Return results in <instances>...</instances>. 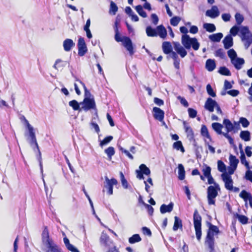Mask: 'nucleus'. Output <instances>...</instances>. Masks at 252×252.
Segmentation results:
<instances>
[{"label":"nucleus","instance_id":"obj_1","mask_svg":"<svg viewBox=\"0 0 252 252\" xmlns=\"http://www.w3.org/2000/svg\"><path fill=\"white\" fill-rule=\"evenodd\" d=\"M42 241L46 247V252H63L62 249L53 241L49 236L47 226H44L42 233Z\"/></svg>","mask_w":252,"mask_h":252},{"label":"nucleus","instance_id":"obj_2","mask_svg":"<svg viewBox=\"0 0 252 252\" xmlns=\"http://www.w3.org/2000/svg\"><path fill=\"white\" fill-rule=\"evenodd\" d=\"M208 226L209 229L207 231L205 243L208 246L210 252H214L215 243L214 236L215 234H218L220 232V230L217 226L213 225L210 222H208Z\"/></svg>","mask_w":252,"mask_h":252},{"label":"nucleus","instance_id":"obj_3","mask_svg":"<svg viewBox=\"0 0 252 252\" xmlns=\"http://www.w3.org/2000/svg\"><path fill=\"white\" fill-rule=\"evenodd\" d=\"M114 30L115 32V39L116 41L117 42H122L123 46L128 51L129 55L132 56L134 53V51L133 50L132 43L130 38L127 36H120L117 22L115 23Z\"/></svg>","mask_w":252,"mask_h":252},{"label":"nucleus","instance_id":"obj_4","mask_svg":"<svg viewBox=\"0 0 252 252\" xmlns=\"http://www.w3.org/2000/svg\"><path fill=\"white\" fill-rule=\"evenodd\" d=\"M240 36L246 49H248L252 44V32L247 26H241Z\"/></svg>","mask_w":252,"mask_h":252},{"label":"nucleus","instance_id":"obj_5","mask_svg":"<svg viewBox=\"0 0 252 252\" xmlns=\"http://www.w3.org/2000/svg\"><path fill=\"white\" fill-rule=\"evenodd\" d=\"M27 128L29 132L28 134L25 133V136L27 137V140L33 151L35 152H38L40 155L41 153L40 152L39 146L36 141V136L34 131L33 127L32 126Z\"/></svg>","mask_w":252,"mask_h":252},{"label":"nucleus","instance_id":"obj_6","mask_svg":"<svg viewBox=\"0 0 252 252\" xmlns=\"http://www.w3.org/2000/svg\"><path fill=\"white\" fill-rule=\"evenodd\" d=\"M182 43L185 48L189 49L192 46L194 50H197L200 45L196 38H190L188 34L182 36Z\"/></svg>","mask_w":252,"mask_h":252},{"label":"nucleus","instance_id":"obj_7","mask_svg":"<svg viewBox=\"0 0 252 252\" xmlns=\"http://www.w3.org/2000/svg\"><path fill=\"white\" fill-rule=\"evenodd\" d=\"M201 220L202 218L197 210L195 209L193 213V224L195 230L196 238L200 241L201 238Z\"/></svg>","mask_w":252,"mask_h":252},{"label":"nucleus","instance_id":"obj_8","mask_svg":"<svg viewBox=\"0 0 252 252\" xmlns=\"http://www.w3.org/2000/svg\"><path fill=\"white\" fill-rule=\"evenodd\" d=\"M82 110L85 112L91 109L96 111L95 102L94 98H84L83 101L80 103Z\"/></svg>","mask_w":252,"mask_h":252},{"label":"nucleus","instance_id":"obj_9","mask_svg":"<svg viewBox=\"0 0 252 252\" xmlns=\"http://www.w3.org/2000/svg\"><path fill=\"white\" fill-rule=\"evenodd\" d=\"M218 188L213 186H210L207 189V199L208 204L215 205V198L218 195Z\"/></svg>","mask_w":252,"mask_h":252},{"label":"nucleus","instance_id":"obj_10","mask_svg":"<svg viewBox=\"0 0 252 252\" xmlns=\"http://www.w3.org/2000/svg\"><path fill=\"white\" fill-rule=\"evenodd\" d=\"M100 243L101 246L105 248L106 250L110 249L111 247L115 246L113 240L104 233H102L100 237Z\"/></svg>","mask_w":252,"mask_h":252},{"label":"nucleus","instance_id":"obj_11","mask_svg":"<svg viewBox=\"0 0 252 252\" xmlns=\"http://www.w3.org/2000/svg\"><path fill=\"white\" fill-rule=\"evenodd\" d=\"M139 170H136V177L140 180L144 179L143 174L149 176L150 175L151 171L150 169L144 164H142L139 166Z\"/></svg>","mask_w":252,"mask_h":252},{"label":"nucleus","instance_id":"obj_12","mask_svg":"<svg viewBox=\"0 0 252 252\" xmlns=\"http://www.w3.org/2000/svg\"><path fill=\"white\" fill-rule=\"evenodd\" d=\"M78 48V55L83 56L87 52L88 49L84 40V38L81 36L79 37L77 43Z\"/></svg>","mask_w":252,"mask_h":252},{"label":"nucleus","instance_id":"obj_13","mask_svg":"<svg viewBox=\"0 0 252 252\" xmlns=\"http://www.w3.org/2000/svg\"><path fill=\"white\" fill-rule=\"evenodd\" d=\"M105 180L104 187L108 189L107 193L109 195H112L113 194V186L118 184L117 180L115 178L109 179L107 176L105 177Z\"/></svg>","mask_w":252,"mask_h":252},{"label":"nucleus","instance_id":"obj_14","mask_svg":"<svg viewBox=\"0 0 252 252\" xmlns=\"http://www.w3.org/2000/svg\"><path fill=\"white\" fill-rule=\"evenodd\" d=\"M223 181L225 183V187L228 190L233 189V180L231 176L227 173H223L221 174Z\"/></svg>","mask_w":252,"mask_h":252},{"label":"nucleus","instance_id":"obj_15","mask_svg":"<svg viewBox=\"0 0 252 252\" xmlns=\"http://www.w3.org/2000/svg\"><path fill=\"white\" fill-rule=\"evenodd\" d=\"M174 49L177 54H178L181 57L184 58L187 55V52L185 48L181 45L180 43L177 42H174Z\"/></svg>","mask_w":252,"mask_h":252},{"label":"nucleus","instance_id":"obj_16","mask_svg":"<svg viewBox=\"0 0 252 252\" xmlns=\"http://www.w3.org/2000/svg\"><path fill=\"white\" fill-rule=\"evenodd\" d=\"M205 15L206 16L214 19L220 15V11L218 7L214 5L212 7L211 9L206 11Z\"/></svg>","mask_w":252,"mask_h":252},{"label":"nucleus","instance_id":"obj_17","mask_svg":"<svg viewBox=\"0 0 252 252\" xmlns=\"http://www.w3.org/2000/svg\"><path fill=\"white\" fill-rule=\"evenodd\" d=\"M217 104L218 103L215 100L209 97L205 102L204 107L207 110L212 112Z\"/></svg>","mask_w":252,"mask_h":252},{"label":"nucleus","instance_id":"obj_18","mask_svg":"<svg viewBox=\"0 0 252 252\" xmlns=\"http://www.w3.org/2000/svg\"><path fill=\"white\" fill-rule=\"evenodd\" d=\"M153 115L155 119L161 122L163 121L164 116V112L163 110L158 107H155L153 109Z\"/></svg>","mask_w":252,"mask_h":252},{"label":"nucleus","instance_id":"obj_19","mask_svg":"<svg viewBox=\"0 0 252 252\" xmlns=\"http://www.w3.org/2000/svg\"><path fill=\"white\" fill-rule=\"evenodd\" d=\"M239 196L243 198L246 203L249 201L250 206L252 208V196L250 193L248 192L245 190H243L240 193Z\"/></svg>","mask_w":252,"mask_h":252},{"label":"nucleus","instance_id":"obj_20","mask_svg":"<svg viewBox=\"0 0 252 252\" xmlns=\"http://www.w3.org/2000/svg\"><path fill=\"white\" fill-rule=\"evenodd\" d=\"M222 43L225 49H228L231 47L233 45V38L231 35H227L222 40Z\"/></svg>","mask_w":252,"mask_h":252},{"label":"nucleus","instance_id":"obj_21","mask_svg":"<svg viewBox=\"0 0 252 252\" xmlns=\"http://www.w3.org/2000/svg\"><path fill=\"white\" fill-rule=\"evenodd\" d=\"M75 43L71 39H66L63 42V47L64 51L66 52L70 51L72 48L75 46Z\"/></svg>","mask_w":252,"mask_h":252},{"label":"nucleus","instance_id":"obj_22","mask_svg":"<svg viewBox=\"0 0 252 252\" xmlns=\"http://www.w3.org/2000/svg\"><path fill=\"white\" fill-rule=\"evenodd\" d=\"M157 36L158 35L160 38L164 39L167 36V31L163 25L158 26L156 28Z\"/></svg>","mask_w":252,"mask_h":252},{"label":"nucleus","instance_id":"obj_23","mask_svg":"<svg viewBox=\"0 0 252 252\" xmlns=\"http://www.w3.org/2000/svg\"><path fill=\"white\" fill-rule=\"evenodd\" d=\"M231 62L233 64L236 69L239 70L242 67V65L245 63V61L243 58L237 57L234 59L233 61H231Z\"/></svg>","mask_w":252,"mask_h":252},{"label":"nucleus","instance_id":"obj_24","mask_svg":"<svg viewBox=\"0 0 252 252\" xmlns=\"http://www.w3.org/2000/svg\"><path fill=\"white\" fill-rule=\"evenodd\" d=\"M174 204L172 202H170L168 205H165L164 204L161 205L160 207V211L161 214H165L166 213L171 212L173 209Z\"/></svg>","mask_w":252,"mask_h":252},{"label":"nucleus","instance_id":"obj_25","mask_svg":"<svg viewBox=\"0 0 252 252\" xmlns=\"http://www.w3.org/2000/svg\"><path fill=\"white\" fill-rule=\"evenodd\" d=\"M163 52L165 54H169L172 51V47L170 42L164 41L162 44Z\"/></svg>","mask_w":252,"mask_h":252},{"label":"nucleus","instance_id":"obj_26","mask_svg":"<svg viewBox=\"0 0 252 252\" xmlns=\"http://www.w3.org/2000/svg\"><path fill=\"white\" fill-rule=\"evenodd\" d=\"M216 66V63L214 60L208 59L206 61L205 67L209 71H213Z\"/></svg>","mask_w":252,"mask_h":252},{"label":"nucleus","instance_id":"obj_27","mask_svg":"<svg viewBox=\"0 0 252 252\" xmlns=\"http://www.w3.org/2000/svg\"><path fill=\"white\" fill-rule=\"evenodd\" d=\"M183 228L182 220L177 216L174 217V223L173 227V230L175 231H177L178 229H182Z\"/></svg>","mask_w":252,"mask_h":252},{"label":"nucleus","instance_id":"obj_28","mask_svg":"<svg viewBox=\"0 0 252 252\" xmlns=\"http://www.w3.org/2000/svg\"><path fill=\"white\" fill-rule=\"evenodd\" d=\"M212 128L217 132L218 134H222L225 133L222 131L223 128V125L219 123H213L212 124Z\"/></svg>","mask_w":252,"mask_h":252},{"label":"nucleus","instance_id":"obj_29","mask_svg":"<svg viewBox=\"0 0 252 252\" xmlns=\"http://www.w3.org/2000/svg\"><path fill=\"white\" fill-rule=\"evenodd\" d=\"M223 124L224 125L225 127L226 128V133H228L232 131H234V127L233 126V124L231 122V121L227 119H225L223 121Z\"/></svg>","mask_w":252,"mask_h":252},{"label":"nucleus","instance_id":"obj_30","mask_svg":"<svg viewBox=\"0 0 252 252\" xmlns=\"http://www.w3.org/2000/svg\"><path fill=\"white\" fill-rule=\"evenodd\" d=\"M223 37L222 33L219 32L217 33L213 34L209 36V38L213 42H220V39Z\"/></svg>","mask_w":252,"mask_h":252},{"label":"nucleus","instance_id":"obj_31","mask_svg":"<svg viewBox=\"0 0 252 252\" xmlns=\"http://www.w3.org/2000/svg\"><path fill=\"white\" fill-rule=\"evenodd\" d=\"M240 137L245 141H249L251 139V133L248 130H243L240 132Z\"/></svg>","mask_w":252,"mask_h":252},{"label":"nucleus","instance_id":"obj_32","mask_svg":"<svg viewBox=\"0 0 252 252\" xmlns=\"http://www.w3.org/2000/svg\"><path fill=\"white\" fill-rule=\"evenodd\" d=\"M69 105L75 111L78 110L79 112L82 111L81 106L76 100L70 101L68 103Z\"/></svg>","mask_w":252,"mask_h":252},{"label":"nucleus","instance_id":"obj_33","mask_svg":"<svg viewBox=\"0 0 252 252\" xmlns=\"http://www.w3.org/2000/svg\"><path fill=\"white\" fill-rule=\"evenodd\" d=\"M178 178L180 180H183L185 177V171L182 164L178 165Z\"/></svg>","mask_w":252,"mask_h":252},{"label":"nucleus","instance_id":"obj_34","mask_svg":"<svg viewBox=\"0 0 252 252\" xmlns=\"http://www.w3.org/2000/svg\"><path fill=\"white\" fill-rule=\"evenodd\" d=\"M147 35L149 37L157 36L156 29H153L151 26H148L146 29Z\"/></svg>","mask_w":252,"mask_h":252},{"label":"nucleus","instance_id":"obj_35","mask_svg":"<svg viewBox=\"0 0 252 252\" xmlns=\"http://www.w3.org/2000/svg\"><path fill=\"white\" fill-rule=\"evenodd\" d=\"M203 27L206 31L209 32H213L216 30V26L213 24L204 23Z\"/></svg>","mask_w":252,"mask_h":252},{"label":"nucleus","instance_id":"obj_36","mask_svg":"<svg viewBox=\"0 0 252 252\" xmlns=\"http://www.w3.org/2000/svg\"><path fill=\"white\" fill-rule=\"evenodd\" d=\"M67 62L65 61H63L60 59H58L56 60L53 67L56 69H58L59 68H63L65 66Z\"/></svg>","mask_w":252,"mask_h":252},{"label":"nucleus","instance_id":"obj_37","mask_svg":"<svg viewBox=\"0 0 252 252\" xmlns=\"http://www.w3.org/2000/svg\"><path fill=\"white\" fill-rule=\"evenodd\" d=\"M201 134L202 136L206 137L211 140V137L209 133L208 128L205 125H202L201 129Z\"/></svg>","mask_w":252,"mask_h":252},{"label":"nucleus","instance_id":"obj_38","mask_svg":"<svg viewBox=\"0 0 252 252\" xmlns=\"http://www.w3.org/2000/svg\"><path fill=\"white\" fill-rule=\"evenodd\" d=\"M230 165L236 168L237 164L239 163V160L236 158L235 156L231 155L229 157Z\"/></svg>","mask_w":252,"mask_h":252},{"label":"nucleus","instance_id":"obj_39","mask_svg":"<svg viewBox=\"0 0 252 252\" xmlns=\"http://www.w3.org/2000/svg\"><path fill=\"white\" fill-rule=\"evenodd\" d=\"M241 27H239L237 25L233 26L230 30V35L233 36H235L238 34V32L240 33Z\"/></svg>","mask_w":252,"mask_h":252},{"label":"nucleus","instance_id":"obj_40","mask_svg":"<svg viewBox=\"0 0 252 252\" xmlns=\"http://www.w3.org/2000/svg\"><path fill=\"white\" fill-rule=\"evenodd\" d=\"M173 147L178 151L180 150L182 153L185 152L184 148L181 141H177L174 142L173 145Z\"/></svg>","mask_w":252,"mask_h":252},{"label":"nucleus","instance_id":"obj_41","mask_svg":"<svg viewBox=\"0 0 252 252\" xmlns=\"http://www.w3.org/2000/svg\"><path fill=\"white\" fill-rule=\"evenodd\" d=\"M184 126L188 137L192 138L193 136V132L191 128L188 125H187L185 122H184Z\"/></svg>","mask_w":252,"mask_h":252},{"label":"nucleus","instance_id":"obj_42","mask_svg":"<svg viewBox=\"0 0 252 252\" xmlns=\"http://www.w3.org/2000/svg\"><path fill=\"white\" fill-rule=\"evenodd\" d=\"M135 9L140 16L143 18L147 17V15L145 11L143 10V7L141 5H137L135 7Z\"/></svg>","mask_w":252,"mask_h":252},{"label":"nucleus","instance_id":"obj_43","mask_svg":"<svg viewBox=\"0 0 252 252\" xmlns=\"http://www.w3.org/2000/svg\"><path fill=\"white\" fill-rule=\"evenodd\" d=\"M141 240V238L139 234H136L132 235L128 239V242L130 244H134L139 242Z\"/></svg>","mask_w":252,"mask_h":252},{"label":"nucleus","instance_id":"obj_44","mask_svg":"<svg viewBox=\"0 0 252 252\" xmlns=\"http://www.w3.org/2000/svg\"><path fill=\"white\" fill-rule=\"evenodd\" d=\"M219 72L223 75L230 76L231 75V72L230 70L225 66L220 67L219 70Z\"/></svg>","mask_w":252,"mask_h":252},{"label":"nucleus","instance_id":"obj_45","mask_svg":"<svg viewBox=\"0 0 252 252\" xmlns=\"http://www.w3.org/2000/svg\"><path fill=\"white\" fill-rule=\"evenodd\" d=\"M235 18L237 25H240L244 20L243 16L239 13L235 14Z\"/></svg>","mask_w":252,"mask_h":252},{"label":"nucleus","instance_id":"obj_46","mask_svg":"<svg viewBox=\"0 0 252 252\" xmlns=\"http://www.w3.org/2000/svg\"><path fill=\"white\" fill-rule=\"evenodd\" d=\"M79 82L82 85V86L84 89V91H85L84 98H94V96L91 94L90 91H88V89H87L85 84L81 81H79Z\"/></svg>","mask_w":252,"mask_h":252},{"label":"nucleus","instance_id":"obj_47","mask_svg":"<svg viewBox=\"0 0 252 252\" xmlns=\"http://www.w3.org/2000/svg\"><path fill=\"white\" fill-rule=\"evenodd\" d=\"M105 153L107 154L109 159L115 154V150L113 147H109L105 150Z\"/></svg>","mask_w":252,"mask_h":252},{"label":"nucleus","instance_id":"obj_48","mask_svg":"<svg viewBox=\"0 0 252 252\" xmlns=\"http://www.w3.org/2000/svg\"><path fill=\"white\" fill-rule=\"evenodd\" d=\"M218 170L221 172L225 173L226 166L221 160H218Z\"/></svg>","mask_w":252,"mask_h":252},{"label":"nucleus","instance_id":"obj_49","mask_svg":"<svg viewBox=\"0 0 252 252\" xmlns=\"http://www.w3.org/2000/svg\"><path fill=\"white\" fill-rule=\"evenodd\" d=\"M227 54L228 57L230 58L231 61H233L234 59L237 58V53L233 49L229 50L227 51Z\"/></svg>","mask_w":252,"mask_h":252},{"label":"nucleus","instance_id":"obj_50","mask_svg":"<svg viewBox=\"0 0 252 252\" xmlns=\"http://www.w3.org/2000/svg\"><path fill=\"white\" fill-rule=\"evenodd\" d=\"M113 139L112 136H108L106 137L103 140L100 141V146L103 147L108 144Z\"/></svg>","mask_w":252,"mask_h":252},{"label":"nucleus","instance_id":"obj_51","mask_svg":"<svg viewBox=\"0 0 252 252\" xmlns=\"http://www.w3.org/2000/svg\"><path fill=\"white\" fill-rule=\"evenodd\" d=\"M118 9L117 5L113 1H111L109 12H112L113 15H115L116 13L118 11Z\"/></svg>","mask_w":252,"mask_h":252},{"label":"nucleus","instance_id":"obj_52","mask_svg":"<svg viewBox=\"0 0 252 252\" xmlns=\"http://www.w3.org/2000/svg\"><path fill=\"white\" fill-rule=\"evenodd\" d=\"M180 21V17L178 16H174L170 19V24L173 26H177Z\"/></svg>","mask_w":252,"mask_h":252},{"label":"nucleus","instance_id":"obj_53","mask_svg":"<svg viewBox=\"0 0 252 252\" xmlns=\"http://www.w3.org/2000/svg\"><path fill=\"white\" fill-rule=\"evenodd\" d=\"M211 168L210 167L206 165L204 168H203L202 171L203 173V175L205 177H207L210 175L211 174Z\"/></svg>","mask_w":252,"mask_h":252},{"label":"nucleus","instance_id":"obj_54","mask_svg":"<svg viewBox=\"0 0 252 252\" xmlns=\"http://www.w3.org/2000/svg\"><path fill=\"white\" fill-rule=\"evenodd\" d=\"M237 218L239 221L242 224H245L248 223V219L245 216L237 215Z\"/></svg>","mask_w":252,"mask_h":252},{"label":"nucleus","instance_id":"obj_55","mask_svg":"<svg viewBox=\"0 0 252 252\" xmlns=\"http://www.w3.org/2000/svg\"><path fill=\"white\" fill-rule=\"evenodd\" d=\"M206 90L208 94L212 97H215L216 96V93L213 91L211 86L210 84H208L206 86Z\"/></svg>","mask_w":252,"mask_h":252},{"label":"nucleus","instance_id":"obj_56","mask_svg":"<svg viewBox=\"0 0 252 252\" xmlns=\"http://www.w3.org/2000/svg\"><path fill=\"white\" fill-rule=\"evenodd\" d=\"M240 159L241 162L243 164H244L247 168L249 167V162L246 159V157L244 152H241Z\"/></svg>","mask_w":252,"mask_h":252},{"label":"nucleus","instance_id":"obj_57","mask_svg":"<svg viewBox=\"0 0 252 252\" xmlns=\"http://www.w3.org/2000/svg\"><path fill=\"white\" fill-rule=\"evenodd\" d=\"M239 123H241L244 127H247L250 125V123L248 120L244 117L240 118Z\"/></svg>","mask_w":252,"mask_h":252},{"label":"nucleus","instance_id":"obj_58","mask_svg":"<svg viewBox=\"0 0 252 252\" xmlns=\"http://www.w3.org/2000/svg\"><path fill=\"white\" fill-rule=\"evenodd\" d=\"M119 149L122 153H124L127 157H128L130 159H133V157L132 155L126 150H125L123 147L121 146H119Z\"/></svg>","mask_w":252,"mask_h":252},{"label":"nucleus","instance_id":"obj_59","mask_svg":"<svg viewBox=\"0 0 252 252\" xmlns=\"http://www.w3.org/2000/svg\"><path fill=\"white\" fill-rule=\"evenodd\" d=\"M207 178L208 179V183L209 184H214V187H216L217 188H218L219 190L220 189L219 185L218 184H217L216 182H215L214 179L212 177V175H210V176L207 177Z\"/></svg>","mask_w":252,"mask_h":252},{"label":"nucleus","instance_id":"obj_60","mask_svg":"<svg viewBox=\"0 0 252 252\" xmlns=\"http://www.w3.org/2000/svg\"><path fill=\"white\" fill-rule=\"evenodd\" d=\"M189 115L190 118H194L197 115V111L191 108L188 109Z\"/></svg>","mask_w":252,"mask_h":252},{"label":"nucleus","instance_id":"obj_61","mask_svg":"<svg viewBox=\"0 0 252 252\" xmlns=\"http://www.w3.org/2000/svg\"><path fill=\"white\" fill-rule=\"evenodd\" d=\"M177 98L180 100V103L185 107H187L189 106V103L185 98L181 97V96H178Z\"/></svg>","mask_w":252,"mask_h":252},{"label":"nucleus","instance_id":"obj_62","mask_svg":"<svg viewBox=\"0 0 252 252\" xmlns=\"http://www.w3.org/2000/svg\"><path fill=\"white\" fill-rule=\"evenodd\" d=\"M231 16L229 13H223L221 15L222 19L225 22L230 20Z\"/></svg>","mask_w":252,"mask_h":252},{"label":"nucleus","instance_id":"obj_63","mask_svg":"<svg viewBox=\"0 0 252 252\" xmlns=\"http://www.w3.org/2000/svg\"><path fill=\"white\" fill-rule=\"evenodd\" d=\"M151 19L154 25H157L158 22V18L156 14H152Z\"/></svg>","mask_w":252,"mask_h":252},{"label":"nucleus","instance_id":"obj_64","mask_svg":"<svg viewBox=\"0 0 252 252\" xmlns=\"http://www.w3.org/2000/svg\"><path fill=\"white\" fill-rule=\"evenodd\" d=\"M215 56L223 59L224 57V53L221 49H218L215 52Z\"/></svg>","mask_w":252,"mask_h":252}]
</instances>
